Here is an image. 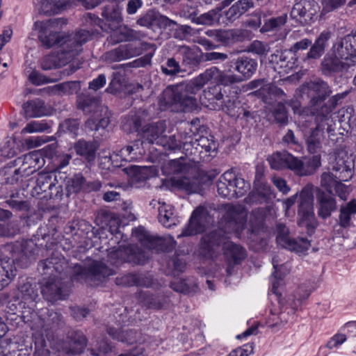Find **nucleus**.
Here are the masks:
<instances>
[{
  "mask_svg": "<svg viewBox=\"0 0 356 356\" xmlns=\"http://www.w3.org/2000/svg\"><path fill=\"white\" fill-rule=\"evenodd\" d=\"M187 165L184 159L181 157L178 159H173L165 163L162 167V171L167 175L178 174L186 171Z\"/></svg>",
  "mask_w": 356,
  "mask_h": 356,
  "instance_id": "nucleus-50",
  "label": "nucleus"
},
{
  "mask_svg": "<svg viewBox=\"0 0 356 356\" xmlns=\"http://www.w3.org/2000/svg\"><path fill=\"white\" fill-rule=\"evenodd\" d=\"M161 71L165 75L172 76L178 74L181 70L178 62L174 58H169L165 65H161Z\"/></svg>",
  "mask_w": 356,
  "mask_h": 356,
  "instance_id": "nucleus-64",
  "label": "nucleus"
},
{
  "mask_svg": "<svg viewBox=\"0 0 356 356\" xmlns=\"http://www.w3.org/2000/svg\"><path fill=\"white\" fill-rule=\"evenodd\" d=\"M277 230V243L283 248L298 253H302L309 249L310 246L309 241L305 238H291L288 235L289 229L284 225L278 224Z\"/></svg>",
  "mask_w": 356,
  "mask_h": 356,
  "instance_id": "nucleus-17",
  "label": "nucleus"
},
{
  "mask_svg": "<svg viewBox=\"0 0 356 356\" xmlns=\"http://www.w3.org/2000/svg\"><path fill=\"white\" fill-rule=\"evenodd\" d=\"M317 8L318 3L314 0H300L293 5L290 17L297 23L305 24L312 19Z\"/></svg>",
  "mask_w": 356,
  "mask_h": 356,
  "instance_id": "nucleus-18",
  "label": "nucleus"
},
{
  "mask_svg": "<svg viewBox=\"0 0 356 356\" xmlns=\"http://www.w3.org/2000/svg\"><path fill=\"white\" fill-rule=\"evenodd\" d=\"M241 81V79L231 71L221 70L216 66L206 69L188 83H181L167 87L162 92L159 104L162 110L189 112L198 106L195 95L206 84L211 83L200 95V100L205 106L222 99L223 86Z\"/></svg>",
  "mask_w": 356,
  "mask_h": 356,
  "instance_id": "nucleus-1",
  "label": "nucleus"
},
{
  "mask_svg": "<svg viewBox=\"0 0 356 356\" xmlns=\"http://www.w3.org/2000/svg\"><path fill=\"white\" fill-rule=\"evenodd\" d=\"M177 54L181 56L182 64L188 67L199 65L203 60V54L197 47L179 46Z\"/></svg>",
  "mask_w": 356,
  "mask_h": 356,
  "instance_id": "nucleus-30",
  "label": "nucleus"
},
{
  "mask_svg": "<svg viewBox=\"0 0 356 356\" xmlns=\"http://www.w3.org/2000/svg\"><path fill=\"white\" fill-rule=\"evenodd\" d=\"M325 136L323 133L311 129L305 134V141L307 150L310 154H316L323 148Z\"/></svg>",
  "mask_w": 356,
  "mask_h": 356,
  "instance_id": "nucleus-37",
  "label": "nucleus"
},
{
  "mask_svg": "<svg viewBox=\"0 0 356 356\" xmlns=\"http://www.w3.org/2000/svg\"><path fill=\"white\" fill-rule=\"evenodd\" d=\"M247 213L240 205L226 204L221 220L222 227L202 237L201 248L208 257H214L221 250L229 263L239 264L247 257L246 250L229 240L225 234L240 237L246 222Z\"/></svg>",
  "mask_w": 356,
  "mask_h": 356,
  "instance_id": "nucleus-2",
  "label": "nucleus"
},
{
  "mask_svg": "<svg viewBox=\"0 0 356 356\" xmlns=\"http://www.w3.org/2000/svg\"><path fill=\"white\" fill-rule=\"evenodd\" d=\"M178 137L181 146L177 150L182 151L186 156L200 154L204 151L210 153L217 149V144L213 136H199L194 140L191 128H188V131L178 133Z\"/></svg>",
  "mask_w": 356,
  "mask_h": 356,
  "instance_id": "nucleus-7",
  "label": "nucleus"
},
{
  "mask_svg": "<svg viewBox=\"0 0 356 356\" xmlns=\"http://www.w3.org/2000/svg\"><path fill=\"white\" fill-rule=\"evenodd\" d=\"M37 251V245L33 240L17 241L14 245L13 259L17 263L27 264L28 260L34 258Z\"/></svg>",
  "mask_w": 356,
  "mask_h": 356,
  "instance_id": "nucleus-24",
  "label": "nucleus"
},
{
  "mask_svg": "<svg viewBox=\"0 0 356 356\" xmlns=\"http://www.w3.org/2000/svg\"><path fill=\"white\" fill-rule=\"evenodd\" d=\"M222 8L224 7L222 6L217 9H213L206 13H204L200 16L193 19V22L197 24L212 25L219 20V12L222 9Z\"/></svg>",
  "mask_w": 356,
  "mask_h": 356,
  "instance_id": "nucleus-54",
  "label": "nucleus"
},
{
  "mask_svg": "<svg viewBox=\"0 0 356 356\" xmlns=\"http://www.w3.org/2000/svg\"><path fill=\"white\" fill-rule=\"evenodd\" d=\"M121 10L122 8L116 3H109L102 8L101 15L109 23L108 29L112 32L110 38L113 43L128 40L136 33L134 30L121 25Z\"/></svg>",
  "mask_w": 356,
  "mask_h": 356,
  "instance_id": "nucleus-6",
  "label": "nucleus"
},
{
  "mask_svg": "<svg viewBox=\"0 0 356 356\" xmlns=\"http://www.w3.org/2000/svg\"><path fill=\"white\" fill-rule=\"evenodd\" d=\"M298 198L299 202L298 215L302 216V220L300 224L307 226V222H311L314 216L312 187L307 186L302 188Z\"/></svg>",
  "mask_w": 356,
  "mask_h": 356,
  "instance_id": "nucleus-19",
  "label": "nucleus"
},
{
  "mask_svg": "<svg viewBox=\"0 0 356 356\" xmlns=\"http://www.w3.org/2000/svg\"><path fill=\"white\" fill-rule=\"evenodd\" d=\"M310 291L303 287L298 288L293 296L289 297L288 302L293 309H297L302 302L308 298Z\"/></svg>",
  "mask_w": 356,
  "mask_h": 356,
  "instance_id": "nucleus-57",
  "label": "nucleus"
},
{
  "mask_svg": "<svg viewBox=\"0 0 356 356\" xmlns=\"http://www.w3.org/2000/svg\"><path fill=\"white\" fill-rule=\"evenodd\" d=\"M51 122L47 120L31 121L22 129V134H33L44 131L50 133L49 130L51 129Z\"/></svg>",
  "mask_w": 356,
  "mask_h": 356,
  "instance_id": "nucleus-51",
  "label": "nucleus"
},
{
  "mask_svg": "<svg viewBox=\"0 0 356 356\" xmlns=\"http://www.w3.org/2000/svg\"><path fill=\"white\" fill-rule=\"evenodd\" d=\"M72 280L97 286L109 276L114 275L115 271L102 261H93L87 268H83L78 264L74 265L72 267Z\"/></svg>",
  "mask_w": 356,
  "mask_h": 356,
  "instance_id": "nucleus-5",
  "label": "nucleus"
},
{
  "mask_svg": "<svg viewBox=\"0 0 356 356\" xmlns=\"http://www.w3.org/2000/svg\"><path fill=\"white\" fill-rule=\"evenodd\" d=\"M85 178L81 173L74 175L69 178L66 184V190L67 195L73 193H78L84 191Z\"/></svg>",
  "mask_w": 356,
  "mask_h": 356,
  "instance_id": "nucleus-49",
  "label": "nucleus"
},
{
  "mask_svg": "<svg viewBox=\"0 0 356 356\" xmlns=\"http://www.w3.org/2000/svg\"><path fill=\"white\" fill-rule=\"evenodd\" d=\"M286 14H283L277 17L270 18L266 20L264 24L262 26L261 29V31L262 32H268L278 29L286 24Z\"/></svg>",
  "mask_w": 356,
  "mask_h": 356,
  "instance_id": "nucleus-55",
  "label": "nucleus"
},
{
  "mask_svg": "<svg viewBox=\"0 0 356 356\" xmlns=\"http://www.w3.org/2000/svg\"><path fill=\"white\" fill-rule=\"evenodd\" d=\"M270 112L272 113L275 120L281 124H285L287 122L288 118L284 105L278 102L276 104L269 108Z\"/></svg>",
  "mask_w": 356,
  "mask_h": 356,
  "instance_id": "nucleus-60",
  "label": "nucleus"
},
{
  "mask_svg": "<svg viewBox=\"0 0 356 356\" xmlns=\"http://www.w3.org/2000/svg\"><path fill=\"white\" fill-rule=\"evenodd\" d=\"M234 179L235 173L232 170L226 171L220 176L216 184L218 193L220 196L228 199L234 198L236 194L233 186Z\"/></svg>",
  "mask_w": 356,
  "mask_h": 356,
  "instance_id": "nucleus-31",
  "label": "nucleus"
},
{
  "mask_svg": "<svg viewBox=\"0 0 356 356\" xmlns=\"http://www.w3.org/2000/svg\"><path fill=\"white\" fill-rule=\"evenodd\" d=\"M352 66H354L353 63L343 60L333 51H331L330 54H327L321 63L322 70L325 74L332 72H343L347 71Z\"/></svg>",
  "mask_w": 356,
  "mask_h": 356,
  "instance_id": "nucleus-25",
  "label": "nucleus"
},
{
  "mask_svg": "<svg viewBox=\"0 0 356 356\" xmlns=\"http://www.w3.org/2000/svg\"><path fill=\"white\" fill-rule=\"evenodd\" d=\"M23 108L27 118H38L46 114L44 103L40 99L26 102Z\"/></svg>",
  "mask_w": 356,
  "mask_h": 356,
  "instance_id": "nucleus-46",
  "label": "nucleus"
},
{
  "mask_svg": "<svg viewBox=\"0 0 356 356\" xmlns=\"http://www.w3.org/2000/svg\"><path fill=\"white\" fill-rule=\"evenodd\" d=\"M70 348L67 350V353L78 354L82 352L86 346V338L80 331H73L69 333Z\"/></svg>",
  "mask_w": 356,
  "mask_h": 356,
  "instance_id": "nucleus-45",
  "label": "nucleus"
},
{
  "mask_svg": "<svg viewBox=\"0 0 356 356\" xmlns=\"http://www.w3.org/2000/svg\"><path fill=\"white\" fill-rule=\"evenodd\" d=\"M331 170L334 177L339 181H348L353 175L351 161L346 160L344 157L337 156L334 161L330 163Z\"/></svg>",
  "mask_w": 356,
  "mask_h": 356,
  "instance_id": "nucleus-28",
  "label": "nucleus"
},
{
  "mask_svg": "<svg viewBox=\"0 0 356 356\" xmlns=\"http://www.w3.org/2000/svg\"><path fill=\"white\" fill-rule=\"evenodd\" d=\"M240 102L235 99H227L221 105V109L232 118H238L241 115Z\"/></svg>",
  "mask_w": 356,
  "mask_h": 356,
  "instance_id": "nucleus-58",
  "label": "nucleus"
},
{
  "mask_svg": "<svg viewBox=\"0 0 356 356\" xmlns=\"http://www.w3.org/2000/svg\"><path fill=\"white\" fill-rule=\"evenodd\" d=\"M297 58L292 51L277 50L269 57L270 67L280 76L289 74L297 65Z\"/></svg>",
  "mask_w": 356,
  "mask_h": 356,
  "instance_id": "nucleus-16",
  "label": "nucleus"
},
{
  "mask_svg": "<svg viewBox=\"0 0 356 356\" xmlns=\"http://www.w3.org/2000/svg\"><path fill=\"white\" fill-rule=\"evenodd\" d=\"M60 10V6L54 0H40V12L45 15L58 13Z\"/></svg>",
  "mask_w": 356,
  "mask_h": 356,
  "instance_id": "nucleus-62",
  "label": "nucleus"
},
{
  "mask_svg": "<svg viewBox=\"0 0 356 356\" xmlns=\"http://www.w3.org/2000/svg\"><path fill=\"white\" fill-rule=\"evenodd\" d=\"M70 67V71L66 70L64 71L57 72L52 74L51 76H47L37 70H33L29 74V79L35 86H40L50 83H54L62 79L64 76L70 75L75 72L79 68V67L71 65Z\"/></svg>",
  "mask_w": 356,
  "mask_h": 356,
  "instance_id": "nucleus-27",
  "label": "nucleus"
},
{
  "mask_svg": "<svg viewBox=\"0 0 356 356\" xmlns=\"http://www.w3.org/2000/svg\"><path fill=\"white\" fill-rule=\"evenodd\" d=\"M333 107L334 106L330 107L323 105L320 109L318 108L312 109V112L316 113V127L312 129V130L323 133V135H325V131H326L329 136L333 134L335 124L330 115Z\"/></svg>",
  "mask_w": 356,
  "mask_h": 356,
  "instance_id": "nucleus-20",
  "label": "nucleus"
},
{
  "mask_svg": "<svg viewBox=\"0 0 356 356\" xmlns=\"http://www.w3.org/2000/svg\"><path fill=\"white\" fill-rule=\"evenodd\" d=\"M300 92L302 97L306 96L310 99V104L313 108L321 107L324 100L331 94L327 83L322 80L308 82L304 84Z\"/></svg>",
  "mask_w": 356,
  "mask_h": 356,
  "instance_id": "nucleus-12",
  "label": "nucleus"
},
{
  "mask_svg": "<svg viewBox=\"0 0 356 356\" xmlns=\"http://www.w3.org/2000/svg\"><path fill=\"white\" fill-rule=\"evenodd\" d=\"M18 290L22 317L24 322H29L36 314V305L40 300L38 289L35 284L25 282L19 284Z\"/></svg>",
  "mask_w": 356,
  "mask_h": 356,
  "instance_id": "nucleus-8",
  "label": "nucleus"
},
{
  "mask_svg": "<svg viewBox=\"0 0 356 356\" xmlns=\"http://www.w3.org/2000/svg\"><path fill=\"white\" fill-rule=\"evenodd\" d=\"M172 185L179 189L185 191L188 193H197L200 190V184L198 179L193 177H181L171 179Z\"/></svg>",
  "mask_w": 356,
  "mask_h": 356,
  "instance_id": "nucleus-41",
  "label": "nucleus"
},
{
  "mask_svg": "<svg viewBox=\"0 0 356 356\" xmlns=\"http://www.w3.org/2000/svg\"><path fill=\"white\" fill-rule=\"evenodd\" d=\"M145 256L143 252H136L133 246L120 247L108 254V259L114 265H118L123 261L142 263Z\"/></svg>",
  "mask_w": 356,
  "mask_h": 356,
  "instance_id": "nucleus-22",
  "label": "nucleus"
},
{
  "mask_svg": "<svg viewBox=\"0 0 356 356\" xmlns=\"http://www.w3.org/2000/svg\"><path fill=\"white\" fill-rule=\"evenodd\" d=\"M10 164L5 166L0 170V176L3 177V181L6 184H14L17 182L19 179V175L21 173L15 174L14 172L15 169H13L14 163L11 162Z\"/></svg>",
  "mask_w": 356,
  "mask_h": 356,
  "instance_id": "nucleus-59",
  "label": "nucleus"
},
{
  "mask_svg": "<svg viewBox=\"0 0 356 356\" xmlns=\"http://www.w3.org/2000/svg\"><path fill=\"white\" fill-rule=\"evenodd\" d=\"M138 300L147 308L154 309L162 308L167 302L166 298L163 296H152L143 291L138 293Z\"/></svg>",
  "mask_w": 356,
  "mask_h": 356,
  "instance_id": "nucleus-44",
  "label": "nucleus"
},
{
  "mask_svg": "<svg viewBox=\"0 0 356 356\" xmlns=\"http://www.w3.org/2000/svg\"><path fill=\"white\" fill-rule=\"evenodd\" d=\"M166 124L164 121L148 124L141 129L140 134L143 144H156L162 146L166 150L176 151L181 146L180 140L177 135L167 136L165 133Z\"/></svg>",
  "mask_w": 356,
  "mask_h": 356,
  "instance_id": "nucleus-4",
  "label": "nucleus"
},
{
  "mask_svg": "<svg viewBox=\"0 0 356 356\" xmlns=\"http://www.w3.org/2000/svg\"><path fill=\"white\" fill-rule=\"evenodd\" d=\"M254 3L251 0H238L235 2L226 12V17L229 21H234L253 8Z\"/></svg>",
  "mask_w": 356,
  "mask_h": 356,
  "instance_id": "nucleus-40",
  "label": "nucleus"
},
{
  "mask_svg": "<svg viewBox=\"0 0 356 356\" xmlns=\"http://www.w3.org/2000/svg\"><path fill=\"white\" fill-rule=\"evenodd\" d=\"M338 181H340L334 177L332 171L323 173L321 177V186L325 188L330 194L333 193V187Z\"/></svg>",
  "mask_w": 356,
  "mask_h": 356,
  "instance_id": "nucleus-61",
  "label": "nucleus"
},
{
  "mask_svg": "<svg viewBox=\"0 0 356 356\" xmlns=\"http://www.w3.org/2000/svg\"><path fill=\"white\" fill-rule=\"evenodd\" d=\"M77 106L86 113H99L101 107L98 98L83 94L78 97Z\"/></svg>",
  "mask_w": 356,
  "mask_h": 356,
  "instance_id": "nucleus-39",
  "label": "nucleus"
},
{
  "mask_svg": "<svg viewBox=\"0 0 356 356\" xmlns=\"http://www.w3.org/2000/svg\"><path fill=\"white\" fill-rule=\"evenodd\" d=\"M132 234L147 250H154L162 243L161 238L151 235L143 227L135 228Z\"/></svg>",
  "mask_w": 356,
  "mask_h": 356,
  "instance_id": "nucleus-33",
  "label": "nucleus"
},
{
  "mask_svg": "<svg viewBox=\"0 0 356 356\" xmlns=\"http://www.w3.org/2000/svg\"><path fill=\"white\" fill-rule=\"evenodd\" d=\"M234 68L245 79H250L257 69V61L250 57L242 56L234 61Z\"/></svg>",
  "mask_w": 356,
  "mask_h": 356,
  "instance_id": "nucleus-35",
  "label": "nucleus"
},
{
  "mask_svg": "<svg viewBox=\"0 0 356 356\" xmlns=\"http://www.w3.org/2000/svg\"><path fill=\"white\" fill-rule=\"evenodd\" d=\"M81 89L79 81H68L55 85L51 90L54 93L73 94L76 93Z\"/></svg>",
  "mask_w": 356,
  "mask_h": 356,
  "instance_id": "nucleus-53",
  "label": "nucleus"
},
{
  "mask_svg": "<svg viewBox=\"0 0 356 356\" xmlns=\"http://www.w3.org/2000/svg\"><path fill=\"white\" fill-rule=\"evenodd\" d=\"M19 148L16 140L13 138H8L1 147L0 152L2 156L11 158L19 152Z\"/></svg>",
  "mask_w": 356,
  "mask_h": 356,
  "instance_id": "nucleus-56",
  "label": "nucleus"
},
{
  "mask_svg": "<svg viewBox=\"0 0 356 356\" xmlns=\"http://www.w3.org/2000/svg\"><path fill=\"white\" fill-rule=\"evenodd\" d=\"M14 259L8 257L0 259V291L7 286L15 276Z\"/></svg>",
  "mask_w": 356,
  "mask_h": 356,
  "instance_id": "nucleus-36",
  "label": "nucleus"
},
{
  "mask_svg": "<svg viewBox=\"0 0 356 356\" xmlns=\"http://www.w3.org/2000/svg\"><path fill=\"white\" fill-rule=\"evenodd\" d=\"M141 26L152 29L154 26H170L176 22L164 15H161L153 10H149L137 20Z\"/></svg>",
  "mask_w": 356,
  "mask_h": 356,
  "instance_id": "nucleus-29",
  "label": "nucleus"
},
{
  "mask_svg": "<svg viewBox=\"0 0 356 356\" xmlns=\"http://www.w3.org/2000/svg\"><path fill=\"white\" fill-rule=\"evenodd\" d=\"M60 267H62V265L56 264L54 267L56 274L49 277L42 288L44 298L51 302L64 299L67 294V282H63L67 277H65V274L62 273Z\"/></svg>",
  "mask_w": 356,
  "mask_h": 356,
  "instance_id": "nucleus-10",
  "label": "nucleus"
},
{
  "mask_svg": "<svg viewBox=\"0 0 356 356\" xmlns=\"http://www.w3.org/2000/svg\"><path fill=\"white\" fill-rule=\"evenodd\" d=\"M13 163L19 166L17 169H15V174L21 173L22 176L28 177L42 168L44 160L40 152L34 151L18 157Z\"/></svg>",
  "mask_w": 356,
  "mask_h": 356,
  "instance_id": "nucleus-15",
  "label": "nucleus"
},
{
  "mask_svg": "<svg viewBox=\"0 0 356 356\" xmlns=\"http://www.w3.org/2000/svg\"><path fill=\"white\" fill-rule=\"evenodd\" d=\"M207 211L204 207H197L192 213L188 226L178 236H188L204 231L205 222L207 221Z\"/></svg>",
  "mask_w": 356,
  "mask_h": 356,
  "instance_id": "nucleus-23",
  "label": "nucleus"
},
{
  "mask_svg": "<svg viewBox=\"0 0 356 356\" xmlns=\"http://www.w3.org/2000/svg\"><path fill=\"white\" fill-rule=\"evenodd\" d=\"M108 334L113 339L120 341L131 343L136 341V332L130 330L124 333L118 327H109L107 329Z\"/></svg>",
  "mask_w": 356,
  "mask_h": 356,
  "instance_id": "nucleus-52",
  "label": "nucleus"
},
{
  "mask_svg": "<svg viewBox=\"0 0 356 356\" xmlns=\"http://www.w3.org/2000/svg\"><path fill=\"white\" fill-rule=\"evenodd\" d=\"M335 52L343 60L356 63V31L337 40L332 45L331 51Z\"/></svg>",
  "mask_w": 356,
  "mask_h": 356,
  "instance_id": "nucleus-14",
  "label": "nucleus"
},
{
  "mask_svg": "<svg viewBox=\"0 0 356 356\" xmlns=\"http://www.w3.org/2000/svg\"><path fill=\"white\" fill-rule=\"evenodd\" d=\"M62 192L63 187L58 184L55 172H40L38 175L32 195L38 197L44 194L43 198L51 199L60 197Z\"/></svg>",
  "mask_w": 356,
  "mask_h": 356,
  "instance_id": "nucleus-9",
  "label": "nucleus"
},
{
  "mask_svg": "<svg viewBox=\"0 0 356 356\" xmlns=\"http://www.w3.org/2000/svg\"><path fill=\"white\" fill-rule=\"evenodd\" d=\"M159 220L165 227H171L179 222L178 218L174 213L173 207L165 202L159 201Z\"/></svg>",
  "mask_w": 356,
  "mask_h": 356,
  "instance_id": "nucleus-38",
  "label": "nucleus"
},
{
  "mask_svg": "<svg viewBox=\"0 0 356 356\" xmlns=\"http://www.w3.org/2000/svg\"><path fill=\"white\" fill-rule=\"evenodd\" d=\"M316 198L319 204L318 213L320 217L327 218L330 216L332 211L337 209V207L334 198L325 194L320 189L318 190Z\"/></svg>",
  "mask_w": 356,
  "mask_h": 356,
  "instance_id": "nucleus-34",
  "label": "nucleus"
},
{
  "mask_svg": "<svg viewBox=\"0 0 356 356\" xmlns=\"http://www.w3.org/2000/svg\"><path fill=\"white\" fill-rule=\"evenodd\" d=\"M79 45L75 49H63L51 52L43 56L39 61L40 68L44 71L59 69L72 62L80 53Z\"/></svg>",
  "mask_w": 356,
  "mask_h": 356,
  "instance_id": "nucleus-11",
  "label": "nucleus"
},
{
  "mask_svg": "<svg viewBox=\"0 0 356 356\" xmlns=\"http://www.w3.org/2000/svg\"><path fill=\"white\" fill-rule=\"evenodd\" d=\"M140 53V48L131 44L120 45L118 47L106 52L104 58L106 61L113 63L129 59L138 56Z\"/></svg>",
  "mask_w": 356,
  "mask_h": 356,
  "instance_id": "nucleus-26",
  "label": "nucleus"
},
{
  "mask_svg": "<svg viewBox=\"0 0 356 356\" xmlns=\"http://www.w3.org/2000/svg\"><path fill=\"white\" fill-rule=\"evenodd\" d=\"M267 161L272 169L276 170L288 169L296 174L298 157L288 152H275L268 156Z\"/></svg>",
  "mask_w": 356,
  "mask_h": 356,
  "instance_id": "nucleus-21",
  "label": "nucleus"
},
{
  "mask_svg": "<svg viewBox=\"0 0 356 356\" xmlns=\"http://www.w3.org/2000/svg\"><path fill=\"white\" fill-rule=\"evenodd\" d=\"M321 165V156L319 154L314 155L306 161L298 157L296 175L300 177L309 176L314 174Z\"/></svg>",
  "mask_w": 356,
  "mask_h": 356,
  "instance_id": "nucleus-32",
  "label": "nucleus"
},
{
  "mask_svg": "<svg viewBox=\"0 0 356 356\" xmlns=\"http://www.w3.org/2000/svg\"><path fill=\"white\" fill-rule=\"evenodd\" d=\"M55 20L38 21L34 24L35 29L38 31L39 41L46 49L57 46L60 49H75L79 45L80 51H82V45L92 38L90 32L86 30H81L71 35L58 32L55 30Z\"/></svg>",
  "mask_w": 356,
  "mask_h": 356,
  "instance_id": "nucleus-3",
  "label": "nucleus"
},
{
  "mask_svg": "<svg viewBox=\"0 0 356 356\" xmlns=\"http://www.w3.org/2000/svg\"><path fill=\"white\" fill-rule=\"evenodd\" d=\"M74 149L77 154L84 157L88 162L95 159V146L89 142L79 140L74 144Z\"/></svg>",
  "mask_w": 356,
  "mask_h": 356,
  "instance_id": "nucleus-48",
  "label": "nucleus"
},
{
  "mask_svg": "<svg viewBox=\"0 0 356 356\" xmlns=\"http://www.w3.org/2000/svg\"><path fill=\"white\" fill-rule=\"evenodd\" d=\"M244 36V31L241 29L219 30L218 42L229 45L242 41Z\"/></svg>",
  "mask_w": 356,
  "mask_h": 356,
  "instance_id": "nucleus-47",
  "label": "nucleus"
},
{
  "mask_svg": "<svg viewBox=\"0 0 356 356\" xmlns=\"http://www.w3.org/2000/svg\"><path fill=\"white\" fill-rule=\"evenodd\" d=\"M234 191L236 193L234 198L240 197L244 195L250 188V184L246 182L244 179L237 177L235 175L234 181H233Z\"/></svg>",
  "mask_w": 356,
  "mask_h": 356,
  "instance_id": "nucleus-63",
  "label": "nucleus"
},
{
  "mask_svg": "<svg viewBox=\"0 0 356 356\" xmlns=\"http://www.w3.org/2000/svg\"><path fill=\"white\" fill-rule=\"evenodd\" d=\"M356 214V199L341 206L339 215V225L342 228H348L351 225V216Z\"/></svg>",
  "mask_w": 356,
  "mask_h": 356,
  "instance_id": "nucleus-42",
  "label": "nucleus"
},
{
  "mask_svg": "<svg viewBox=\"0 0 356 356\" xmlns=\"http://www.w3.org/2000/svg\"><path fill=\"white\" fill-rule=\"evenodd\" d=\"M275 197L270 186L264 181L261 173H257L254 187L248 195V202L252 204H268Z\"/></svg>",
  "mask_w": 356,
  "mask_h": 356,
  "instance_id": "nucleus-13",
  "label": "nucleus"
},
{
  "mask_svg": "<svg viewBox=\"0 0 356 356\" xmlns=\"http://www.w3.org/2000/svg\"><path fill=\"white\" fill-rule=\"evenodd\" d=\"M330 37V33L329 32H322L308 51L307 58L313 59L319 58L324 53L325 44Z\"/></svg>",
  "mask_w": 356,
  "mask_h": 356,
  "instance_id": "nucleus-43",
  "label": "nucleus"
}]
</instances>
